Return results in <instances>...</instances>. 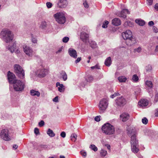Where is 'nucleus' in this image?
<instances>
[{"label": "nucleus", "instance_id": "obj_1", "mask_svg": "<svg viewBox=\"0 0 158 158\" xmlns=\"http://www.w3.org/2000/svg\"><path fill=\"white\" fill-rule=\"evenodd\" d=\"M127 131L128 135L131 136V150L134 153H137L139 149L138 148V142L136 138V133L133 129L131 130L127 129Z\"/></svg>", "mask_w": 158, "mask_h": 158}, {"label": "nucleus", "instance_id": "obj_2", "mask_svg": "<svg viewBox=\"0 0 158 158\" xmlns=\"http://www.w3.org/2000/svg\"><path fill=\"white\" fill-rule=\"evenodd\" d=\"M122 35L123 39L126 40V44L128 46H131L136 42L135 38L133 37L131 31L129 30H127L122 33Z\"/></svg>", "mask_w": 158, "mask_h": 158}, {"label": "nucleus", "instance_id": "obj_3", "mask_svg": "<svg viewBox=\"0 0 158 158\" xmlns=\"http://www.w3.org/2000/svg\"><path fill=\"white\" fill-rule=\"evenodd\" d=\"M0 36L2 40L6 43H9L13 39V34L9 29L2 30L0 33Z\"/></svg>", "mask_w": 158, "mask_h": 158}, {"label": "nucleus", "instance_id": "obj_4", "mask_svg": "<svg viewBox=\"0 0 158 158\" xmlns=\"http://www.w3.org/2000/svg\"><path fill=\"white\" fill-rule=\"evenodd\" d=\"M66 14L64 11H60L54 15L56 21L59 24H64L66 22Z\"/></svg>", "mask_w": 158, "mask_h": 158}, {"label": "nucleus", "instance_id": "obj_5", "mask_svg": "<svg viewBox=\"0 0 158 158\" xmlns=\"http://www.w3.org/2000/svg\"><path fill=\"white\" fill-rule=\"evenodd\" d=\"M102 129L104 133L108 135L113 134L115 131L114 126L109 123L104 124L102 127Z\"/></svg>", "mask_w": 158, "mask_h": 158}, {"label": "nucleus", "instance_id": "obj_6", "mask_svg": "<svg viewBox=\"0 0 158 158\" xmlns=\"http://www.w3.org/2000/svg\"><path fill=\"white\" fill-rule=\"evenodd\" d=\"M12 84L14 89L17 91H22L25 88L24 83L19 80H15L13 82Z\"/></svg>", "mask_w": 158, "mask_h": 158}, {"label": "nucleus", "instance_id": "obj_7", "mask_svg": "<svg viewBox=\"0 0 158 158\" xmlns=\"http://www.w3.org/2000/svg\"><path fill=\"white\" fill-rule=\"evenodd\" d=\"M108 105V101L106 99L103 98L100 101L98 107L100 113H103L106 111Z\"/></svg>", "mask_w": 158, "mask_h": 158}, {"label": "nucleus", "instance_id": "obj_8", "mask_svg": "<svg viewBox=\"0 0 158 158\" xmlns=\"http://www.w3.org/2000/svg\"><path fill=\"white\" fill-rule=\"evenodd\" d=\"M14 69L15 72L16 73L17 75L21 79H23L24 77L25 73L23 68L18 64L14 65Z\"/></svg>", "mask_w": 158, "mask_h": 158}, {"label": "nucleus", "instance_id": "obj_9", "mask_svg": "<svg viewBox=\"0 0 158 158\" xmlns=\"http://www.w3.org/2000/svg\"><path fill=\"white\" fill-rule=\"evenodd\" d=\"M23 49L25 53L29 57H32L35 54V52L33 49L29 46L24 45L23 46Z\"/></svg>", "mask_w": 158, "mask_h": 158}, {"label": "nucleus", "instance_id": "obj_10", "mask_svg": "<svg viewBox=\"0 0 158 158\" xmlns=\"http://www.w3.org/2000/svg\"><path fill=\"white\" fill-rule=\"evenodd\" d=\"M1 137L5 141L10 140V137L9 135V131L7 129H4L2 130L0 133Z\"/></svg>", "mask_w": 158, "mask_h": 158}, {"label": "nucleus", "instance_id": "obj_11", "mask_svg": "<svg viewBox=\"0 0 158 158\" xmlns=\"http://www.w3.org/2000/svg\"><path fill=\"white\" fill-rule=\"evenodd\" d=\"M127 102L126 99L122 96L117 98L115 100V102L117 105L120 106L124 105Z\"/></svg>", "mask_w": 158, "mask_h": 158}, {"label": "nucleus", "instance_id": "obj_12", "mask_svg": "<svg viewBox=\"0 0 158 158\" xmlns=\"http://www.w3.org/2000/svg\"><path fill=\"white\" fill-rule=\"evenodd\" d=\"M48 73V70L44 69H39L35 72L36 75L40 78L44 77Z\"/></svg>", "mask_w": 158, "mask_h": 158}, {"label": "nucleus", "instance_id": "obj_13", "mask_svg": "<svg viewBox=\"0 0 158 158\" xmlns=\"http://www.w3.org/2000/svg\"><path fill=\"white\" fill-rule=\"evenodd\" d=\"M89 37V35L84 31L80 33V38L84 43H86L88 41Z\"/></svg>", "mask_w": 158, "mask_h": 158}, {"label": "nucleus", "instance_id": "obj_14", "mask_svg": "<svg viewBox=\"0 0 158 158\" xmlns=\"http://www.w3.org/2000/svg\"><path fill=\"white\" fill-rule=\"evenodd\" d=\"M130 12L127 9H123L121 11L117 13V15L120 17L125 18L127 17L126 14H129Z\"/></svg>", "mask_w": 158, "mask_h": 158}, {"label": "nucleus", "instance_id": "obj_15", "mask_svg": "<svg viewBox=\"0 0 158 158\" xmlns=\"http://www.w3.org/2000/svg\"><path fill=\"white\" fill-rule=\"evenodd\" d=\"M15 75L13 73L9 71L7 74V78L10 84H12L13 82L14 81L15 78Z\"/></svg>", "mask_w": 158, "mask_h": 158}, {"label": "nucleus", "instance_id": "obj_16", "mask_svg": "<svg viewBox=\"0 0 158 158\" xmlns=\"http://www.w3.org/2000/svg\"><path fill=\"white\" fill-rule=\"evenodd\" d=\"M16 43L15 41L13 42L12 44L9 45L6 48L11 53H13L16 49Z\"/></svg>", "mask_w": 158, "mask_h": 158}, {"label": "nucleus", "instance_id": "obj_17", "mask_svg": "<svg viewBox=\"0 0 158 158\" xmlns=\"http://www.w3.org/2000/svg\"><path fill=\"white\" fill-rule=\"evenodd\" d=\"M68 4L66 0H60L57 3L58 6L60 8L65 7Z\"/></svg>", "mask_w": 158, "mask_h": 158}, {"label": "nucleus", "instance_id": "obj_18", "mask_svg": "<svg viewBox=\"0 0 158 158\" xmlns=\"http://www.w3.org/2000/svg\"><path fill=\"white\" fill-rule=\"evenodd\" d=\"M68 53L70 56L74 58H76L77 57V55L76 51L72 48H69L68 50Z\"/></svg>", "mask_w": 158, "mask_h": 158}, {"label": "nucleus", "instance_id": "obj_19", "mask_svg": "<svg viewBox=\"0 0 158 158\" xmlns=\"http://www.w3.org/2000/svg\"><path fill=\"white\" fill-rule=\"evenodd\" d=\"M129 117V114L127 113H123L120 115V119L123 122L128 120Z\"/></svg>", "mask_w": 158, "mask_h": 158}, {"label": "nucleus", "instance_id": "obj_20", "mask_svg": "<svg viewBox=\"0 0 158 158\" xmlns=\"http://www.w3.org/2000/svg\"><path fill=\"white\" fill-rule=\"evenodd\" d=\"M56 85L57 87H58V90L60 92H63L64 91L65 88L63 84H60V82H57L56 83Z\"/></svg>", "mask_w": 158, "mask_h": 158}, {"label": "nucleus", "instance_id": "obj_21", "mask_svg": "<svg viewBox=\"0 0 158 158\" xmlns=\"http://www.w3.org/2000/svg\"><path fill=\"white\" fill-rule=\"evenodd\" d=\"M112 23L114 25L118 26L121 24V22L119 19L115 18L112 20Z\"/></svg>", "mask_w": 158, "mask_h": 158}, {"label": "nucleus", "instance_id": "obj_22", "mask_svg": "<svg viewBox=\"0 0 158 158\" xmlns=\"http://www.w3.org/2000/svg\"><path fill=\"white\" fill-rule=\"evenodd\" d=\"M138 104L139 106L143 107L145 106L148 104V102L146 99H141L138 102Z\"/></svg>", "mask_w": 158, "mask_h": 158}, {"label": "nucleus", "instance_id": "obj_23", "mask_svg": "<svg viewBox=\"0 0 158 158\" xmlns=\"http://www.w3.org/2000/svg\"><path fill=\"white\" fill-rule=\"evenodd\" d=\"M30 93L31 96H37V97H39L40 95V93L37 91L35 90L34 89L31 90L30 91Z\"/></svg>", "mask_w": 158, "mask_h": 158}, {"label": "nucleus", "instance_id": "obj_24", "mask_svg": "<svg viewBox=\"0 0 158 158\" xmlns=\"http://www.w3.org/2000/svg\"><path fill=\"white\" fill-rule=\"evenodd\" d=\"M111 63V59L110 57L107 58L105 60V64L107 66H109Z\"/></svg>", "mask_w": 158, "mask_h": 158}, {"label": "nucleus", "instance_id": "obj_25", "mask_svg": "<svg viewBox=\"0 0 158 158\" xmlns=\"http://www.w3.org/2000/svg\"><path fill=\"white\" fill-rule=\"evenodd\" d=\"M47 134L50 137H52L55 136V134L54 133L52 130L50 129L49 128L47 131Z\"/></svg>", "mask_w": 158, "mask_h": 158}, {"label": "nucleus", "instance_id": "obj_26", "mask_svg": "<svg viewBox=\"0 0 158 158\" xmlns=\"http://www.w3.org/2000/svg\"><path fill=\"white\" fill-rule=\"evenodd\" d=\"M135 22L139 25L141 26L144 25L145 24L144 21L141 19H136L135 20Z\"/></svg>", "mask_w": 158, "mask_h": 158}, {"label": "nucleus", "instance_id": "obj_27", "mask_svg": "<svg viewBox=\"0 0 158 158\" xmlns=\"http://www.w3.org/2000/svg\"><path fill=\"white\" fill-rule=\"evenodd\" d=\"M127 79V78L123 76L119 77L118 78V80L120 82H125Z\"/></svg>", "mask_w": 158, "mask_h": 158}, {"label": "nucleus", "instance_id": "obj_28", "mask_svg": "<svg viewBox=\"0 0 158 158\" xmlns=\"http://www.w3.org/2000/svg\"><path fill=\"white\" fill-rule=\"evenodd\" d=\"M61 74L62 75V78L64 81L67 79V75L66 73L64 71H62Z\"/></svg>", "mask_w": 158, "mask_h": 158}, {"label": "nucleus", "instance_id": "obj_29", "mask_svg": "<svg viewBox=\"0 0 158 158\" xmlns=\"http://www.w3.org/2000/svg\"><path fill=\"white\" fill-rule=\"evenodd\" d=\"M124 26L125 27H127V26L132 27L133 26V23L132 22L130 21H126L124 23Z\"/></svg>", "mask_w": 158, "mask_h": 158}, {"label": "nucleus", "instance_id": "obj_30", "mask_svg": "<svg viewBox=\"0 0 158 158\" xmlns=\"http://www.w3.org/2000/svg\"><path fill=\"white\" fill-rule=\"evenodd\" d=\"M145 84L148 87L152 88L153 86L152 83V81H147L145 82Z\"/></svg>", "mask_w": 158, "mask_h": 158}, {"label": "nucleus", "instance_id": "obj_31", "mask_svg": "<svg viewBox=\"0 0 158 158\" xmlns=\"http://www.w3.org/2000/svg\"><path fill=\"white\" fill-rule=\"evenodd\" d=\"M31 36L32 42L33 43H36L37 41L36 38L34 37L33 34H31Z\"/></svg>", "mask_w": 158, "mask_h": 158}, {"label": "nucleus", "instance_id": "obj_32", "mask_svg": "<svg viewBox=\"0 0 158 158\" xmlns=\"http://www.w3.org/2000/svg\"><path fill=\"white\" fill-rule=\"evenodd\" d=\"M71 140L74 142L77 139V136L75 134H73L71 136Z\"/></svg>", "mask_w": 158, "mask_h": 158}, {"label": "nucleus", "instance_id": "obj_33", "mask_svg": "<svg viewBox=\"0 0 158 158\" xmlns=\"http://www.w3.org/2000/svg\"><path fill=\"white\" fill-rule=\"evenodd\" d=\"M142 51V48L141 47H139L138 48H135L134 49L133 52L134 53H139Z\"/></svg>", "mask_w": 158, "mask_h": 158}, {"label": "nucleus", "instance_id": "obj_34", "mask_svg": "<svg viewBox=\"0 0 158 158\" xmlns=\"http://www.w3.org/2000/svg\"><path fill=\"white\" fill-rule=\"evenodd\" d=\"M90 148L94 151V152H96L98 150L97 148L94 144H91L89 147Z\"/></svg>", "mask_w": 158, "mask_h": 158}, {"label": "nucleus", "instance_id": "obj_35", "mask_svg": "<svg viewBox=\"0 0 158 158\" xmlns=\"http://www.w3.org/2000/svg\"><path fill=\"white\" fill-rule=\"evenodd\" d=\"M90 45L93 48H95L97 47V44L95 42L91 41L90 43Z\"/></svg>", "mask_w": 158, "mask_h": 158}, {"label": "nucleus", "instance_id": "obj_36", "mask_svg": "<svg viewBox=\"0 0 158 158\" xmlns=\"http://www.w3.org/2000/svg\"><path fill=\"white\" fill-rule=\"evenodd\" d=\"M100 153L102 156H105L106 155L107 152L106 151L102 149L100 151Z\"/></svg>", "mask_w": 158, "mask_h": 158}, {"label": "nucleus", "instance_id": "obj_37", "mask_svg": "<svg viewBox=\"0 0 158 158\" xmlns=\"http://www.w3.org/2000/svg\"><path fill=\"white\" fill-rule=\"evenodd\" d=\"M132 80L134 82H137L139 80L138 77L135 74L132 76Z\"/></svg>", "mask_w": 158, "mask_h": 158}, {"label": "nucleus", "instance_id": "obj_38", "mask_svg": "<svg viewBox=\"0 0 158 158\" xmlns=\"http://www.w3.org/2000/svg\"><path fill=\"white\" fill-rule=\"evenodd\" d=\"M47 26V23L45 21H43L42 22L40 27L42 29H44Z\"/></svg>", "mask_w": 158, "mask_h": 158}, {"label": "nucleus", "instance_id": "obj_39", "mask_svg": "<svg viewBox=\"0 0 158 158\" xmlns=\"http://www.w3.org/2000/svg\"><path fill=\"white\" fill-rule=\"evenodd\" d=\"M109 22L107 21H104L102 25V27L103 28H106L107 27V25L109 24Z\"/></svg>", "mask_w": 158, "mask_h": 158}, {"label": "nucleus", "instance_id": "obj_40", "mask_svg": "<svg viewBox=\"0 0 158 158\" xmlns=\"http://www.w3.org/2000/svg\"><path fill=\"white\" fill-rule=\"evenodd\" d=\"M69 40V38L68 37H65L62 39V41L64 43H67Z\"/></svg>", "mask_w": 158, "mask_h": 158}, {"label": "nucleus", "instance_id": "obj_41", "mask_svg": "<svg viewBox=\"0 0 158 158\" xmlns=\"http://www.w3.org/2000/svg\"><path fill=\"white\" fill-rule=\"evenodd\" d=\"M142 123L145 124H146L148 123V120L147 119L145 118H143L142 120Z\"/></svg>", "mask_w": 158, "mask_h": 158}, {"label": "nucleus", "instance_id": "obj_42", "mask_svg": "<svg viewBox=\"0 0 158 158\" xmlns=\"http://www.w3.org/2000/svg\"><path fill=\"white\" fill-rule=\"evenodd\" d=\"M152 67L151 65H149L146 67V69L147 72H150L151 70Z\"/></svg>", "mask_w": 158, "mask_h": 158}, {"label": "nucleus", "instance_id": "obj_43", "mask_svg": "<svg viewBox=\"0 0 158 158\" xmlns=\"http://www.w3.org/2000/svg\"><path fill=\"white\" fill-rule=\"evenodd\" d=\"M93 80V77L92 76H89L87 79V81L88 82H90L92 81Z\"/></svg>", "mask_w": 158, "mask_h": 158}, {"label": "nucleus", "instance_id": "obj_44", "mask_svg": "<svg viewBox=\"0 0 158 158\" xmlns=\"http://www.w3.org/2000/svg\"><path fill=\"white\" fill-rule=\"evenodd\" d=\"M119 95V93L118 92L115 93L114 94L111 95L110 96V97L111 98H114L115 97H116L117 96H118Z\"/></svg>", "mask_w": 158, "mask_h": 158}, {"label": "nucleus", "instance_id": "obj_45", "mask_svg": "<svg viewBox=\"0 0 158 158\" xmlns=\"http://www.w3.org/2000/svg\"><path fill=\"white\" fill-rule=\"evenodd\" d=\"M83 5L85 8H88L89 7V5L88 4L87 2L85 1L83 2Z\"/></svg>", "mask_w": 158, "mask_h": 158}, {"label": "nucleus", "instance_id": "obj_46", "mask_svg": "<svg viewBox=\"0 0 158 158\" xmlns=\"http://www.w3.org/2000/svg\"><path fill=\"white\" fill-rule=\"evenodd\" d=\"M44 125V122L43 120H41L39 123V125L40 127L43 126Z\"/></svg>", "mask_w": 158, "mask_h": 158}, {"label": "nucleus", "instance_id": "obj_47", "mask_svg": "<svg viewBox=\"0 0 158 158\" xmlns=\"http://www.w3.org/2000/svg\"><path fill=\"white\" fill-rule=\"evenodd\" d=\"M34 133L36 135L39 134L40 133L39 130L37 128H35L34 129Z\"/></svg>", "mask_w": 158, "mask_h": 158}, {"label": "nucleus", "instance_id": "obj_48", "mask_svg": "<svg viewBox=\"0 0 158 158\" xmlns=\"http://www.w3.org/2000/svg\"><path fill=\"white\" fill-rule=\"evenodd\" d=\"M46 6L48 8H49L52 7V4L50 2H47L46 3Z\"/></svg>", "mask_w": 158, "mask_h": 158}, {"label": "nucleus", "instance_id": "obj_49", "mask_svg": "<svg viewBox=\"0 0 158 158\" xmlns=\"http://www.w3.org/2000/svg\"><path fill=\"white\" fill-rule=\"evenodd\" d=\"M81 154L83 156L85 157L86 156V152L84 151H82L81 152Z\"/></svg>", "mask_w": 158, "mask_h": 158}, {"label": "nucleus", "instance_id": "obj_50", "mask_svg": "<svg viewBox=\"0 0 158 158\" xmlns=\"http://www.w3.org/2000/svg\"><path fill=\"white\" fill-rule=\"evenodd\" d=\"M91 68L92 69H100L99 67L98 66V64H96L94 66H92L91 67Z\"/></svg>", "mask_w": 158, "mask_h": 158}, {"label": "nucleus", "instance_id": "obj_51", "mask_svg": "<svg viewBox=\"0 0 158 158\" xmlns=\"http://www.w3.org/2000/svg\"><path fill=\"white\" fill-rule=\"evenodd\" d=\"M100 116H96L94 118L95 120L98 122L100 120Z\"/></svg>", "mask_w": 158, "mask_h": 158}, {"label": "nucleus", "instance_id": "obj_52", "mask_svg": "<svg viewBox=\"0 0 158 158\" xmlns=\"http://www.w3.org/2000/svg\"><path fill=\"white\" fill-rule=\"evenodd\" d=\"M148 5H151L152 4L153 0H147Z\"/></svg>", "mask_w": 158, "mask_h": 158}, {"label": "nucleus", "instance_id": "obj_53", "mask_svg": "<svg viewBox=\"0 0 158 158\" xmlns=\"http://www.w3.org/2000/svg\"><path fill=\"white\" fill-rule=\"evenodd\" d=\"M60 135L61 137L64 138L66 136V133L64 131H63L61 133Z\"/></svg>", "mask_w": 158, "mask_h": 158}, {"label": "nucleus", "instance_id": "obj_54", "mask_svg": "<svg viewBox=\"0 0 158 158\" xmlns=\"http://www.w3.org/2000/svg\"><path fill=\"white\" fill-rule=\"evenodd\" d=\"M154 101L156 102H157L158 101V94H156L155 97Z\"/></svg>", "mask_w": 158, "mask_h": 158}, {"label": "nucleus", "instance_id": "obj_55", "mask_svg": "<svg viewBox=\"0 0 158 158\" xmlns=\"http://www.w3.org/2000/svg\"><path fill=\"white\" fill-rule=\"evenodd\" d=\"M81 57H79L75 61V63L76 64H77L79 62L81 61Z\"/></svg>", "mask_w": 158, "mask_h": 158}, {"label": "nucleus", "instance_id": "obj_56", "mask_svg": "<svg viewBox=\"0 0 158 158\" xmlns=\"http://www.w3.org/2000/svg\"><path fill=\"white\" fill-rule=\"evenodd\" d=\"M53 101L55 102H58V97L56 96L53 99Z\"/></svg>", "mask_w": 158, "mask_h": 158}, {"label": "nucleus", "instance_id": "obj_57", "mask_svg": "<svg viewBox=\"0 0 158 158\" xmlns=\"http://www.w3.org/2000/svg\"><path fill=\"white\" fill-rule=\"evenodd\" d=\"M154 8L157 11H158V3H156L154 6Z\"/></svg>", "mask_w": 158, "mask_h": 158}, {"label": "nucleus", "instance_id": "obj_58", "mask_svg": "<svg viewBox=\"0 0 158 158\" xmlns=\"http://www.w3.org/2000/svg\"><path fill=\"white\" fill-rule=\"evenodd\" d=\"M15 52L16 53V54H20V51L19 50V48L17 49L15 51Z\"/></svg>", "mask_w": 158, "mask_h": 158}, {"label": "nucleus", "instance_id": "obj_59", "mask_svg": "<svg viewBox=\"0 0 158 158\" xmlns=\"http://www.w3.org/2000/svg\"><path fill=\"white\" fill-rule=\"evenodd\" d=\"M154 24V23L152 21H149L148 23V25L149 26H152Z\"/></svg>", "mask_w": 158, "mask_h": 158}, {"label": "nucleus", "instance_id": "obj_60", "mask_svg": "<svg viewBox=\"0 0 158 158\" xmlns=\"http://www.w3.org/2000/svg\"><path fill=\"white\" fill-rule=\"evenodd\" d=\"M18 147V146L17 144H14L13 146V149L15 150Z\"/></svg>", "mask_w": 158, "mask_h": 158}, {"label": "nucleus", "instance_id": "obj_61", "mask_svg": "<svg viewBox=\"0 0 158 158\" xmlns=\"http://www.w3.org/2000/svg\"><path fill=\"white\" fill-rule=\"evenodd\" d=\"M40 147L42 148H47V146L46 145H42L40 146Z\"/></svg>", "mask_w": 158, "mask_h": 158}, {"label": "nucleus", "instance_id": "obj_62", "mask_svg": "<svg viewBox=\"0 0 158 158\" xmlns=\"http://www.w3.org/2000/svg\"><path fill=\"white\" fill-rule=\"evenodd\" d=\"M155 114L156 116L158 117V109H156Z\"/></svg>", "mask_w": 158, "mask_h": 158}, {"label": "nucleus", "instance_id": "obj_63", "mask_svg": "<svg viewBox=\"0 0 158 158\" xmlns=\"http://www.w3.org/2000/svg\"><path fill=\"white\" fill-rule=\"evenodd\" d=\"M62 51V48H60L56 52V53H57L60 52Z\"/></svg>", "mask_w": 158, "mask_h": 158}, {"label": "nucleus", "instance_id": "obj_64", "mask_svg": "<svg viewBox=\"0 0 158 158\" xmlns=\"http://www.w3.org/2000/svg\"><path fill=\"white\" fill-rule=\"evenodd\" d=\"M155 51L157 52H158V46H156Z\"/></svg>", "mask_w": 158, "mask_h": 158}]
</instances>
